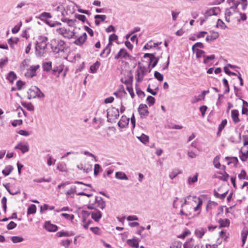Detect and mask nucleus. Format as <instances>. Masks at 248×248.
Instances as JSON below:
<instances>
[{
  "label": "nucleus",
  "instance_id": "f257e3e1",
  "mask_svg": "<svg viewBox=\"0 0 248 248\" xmlns=\"http://www.w3.org/2000/svg\"><path fill=\"white\" fill-rule=\"evenodd\" d=\"M227 2L229 4H232V6L229 8H227L225 10V20L228 22H229L230 21V17L236 11H238L239 5L241 6V8L242 10H245L248 5L247 0H227Z\"/></svg>",
  "mask_w": 248,
  "mask_h": 248
},
{
  "label": "nucleus",
  "instance_id": "f03ea898",
  "mask_svg": "<svg viewBox=\"0 0 248 248\" xmlns=\"http://www.w3.org/2000/svg\"><path fill=\"white\" fill-rule=\"evenodd\" d=\"M47 38L40 36L35 44V54L37 57H43L46 53L47 47Z\"/></svg>",
  "mask_w": 248,
  "mask_h": 248
},
{
  "label": "nucleus",
  "instance_id": "7ed1b4c3",
  "mask_svg": "<svg viewBox=\"0 0 248 248\" xmlns=\"http://www.w3.org/2000/svg\"><path fill=\"white\" fill-rule=\"evenodd\" d=\"M51 48L54 52L58 53L60 52H64L66 49L65 42L60 39H53L51 41Z\"/></svg>",
  "mask_w": 248,
  "mask_h": 248
},
{
  "label": "nucleus",
  "instance_id": "20e7f679",
  "mask_svg": "<svg viewBox=\"0 0 248 248\" xmlns=\"http://www.w3.org/2000/svg\"><path fill=\"white\" fill-rule=\"evenodd\" d=\"M106 207V202L104 201L103 199L100 197L96 196L95 201L93 203L90 202L89 204L87 205V208L89 209H96L97 208L103 210Z\"/></svg>",
  "mask_w": 248,
  "mask_h": 248
},
{
  "label": "nucleus",
  "instance_id": "39448f33",
  "mask_svg": "<svg viewBox=\"0 0 248 248\" xmlns=\"http://www.w3.org/2000/svg\"><path fill=\"white\" fill-rule=\"evenodd\" d=\"M147 72V70L146 67L141 65L140 63H139L136 71L135 79L136 82L138 83L141 82Z\"/></svg>",
  "mask_w": 248,
  "mask_h": 248
},
{
  "label": "nucleus",
  "instance_id": "423d86ee",
  "mask_svg": "<svg viewBox=\"0 0 248 248\" xmlns=\"http://www.w3.org/2000/svg\"><path fill=\"white\" fill-rule=\"evenodd\" d=\"M57 32L59 34L62 35L64 37L68 38H73L77 37L73 31L67 30L64 28H61L57 30Z\"/></svg>",
  "mask_w": 248,
  "mask_h": 248
},
{
  "label": "nucleus",
  "instance_id": "0eeeda50",
  "mask_svg": "<svg viewBox=\"0 0 248 248\" xmlns=\"http://www.w3.org/2000/svg\"><path fill=\"white\" fill-rule=\"evenodd\" d=\"M109 117H112L115 119H117L119 117V109L113 107L109 108L107 110V121L111 122V119L109 118Z\"/></svg>",
  "mask_w": 248,
  "mask_h": 248
},
{
  "label": "nucleus",
  "instance_id": "6e6552de",
  "mask_svg": "<svg viewBox=\"0 0 248 248\" xmlns=\"http://www.w3.org/2000/svg\"><path fill=\"white\" fill-rule=\"evenodd\" d=\"M149 58L150 62L149 65H151L152 68L155 67L158 63L159 59V57H155V53H145L144 55V58Z\"/></svg>",
  "mask_w": 248,
  "mask_h": 248
},
{
  "label": "nucleus",
  "instance_id": "1a4fd4ad",
  "mask_svg": "<svg viewBox=\"0 0 248 248\" xmlns=\"http://www.w3.org/2000/svg\"><path fill=\"white\" fill-rule=\"evenodd\" d=\"M138 111L141 118H146L148 116L149 111L147 106L145 104H140L139 106Z\"/></svg>",
  "mask_w": 248,
  "mask_h": 248
},
{
  "label": "nucleus",
  "instance_id": "9d476101",
  "mask_svg": "<svg viewBox=\"0 0 248 248\" xmlns=\"http://www.w3.org/2000/svg\"><path fill=\"white\" fill-rule=\"evenodd\" d=\"M39 91V88L34 86L31 88L28 92V98L31 99L36 97L37 92Z\"/></svg>",
  "mask_w": 248,
  "mask_h": 248
},
{
  "label": "nucleus",
  "instance_id": "9b49d317",
  "mask_svg": "<svg viewBox=\"0 0 248 248\" xmlns=\"http://www.w3.org/2000/svg\"><path fill=\"white\" fill-rule=\"evenodd\" d=\"M77 38L76 40L74 42V43L78 46H81L86 41L87 38V34L85 32H84L79 37H76Z\"/></svg>",
  "mask_w": 248,
  "mask_h": 248
},
{
  "label": "nucleus",
  "instance_id": "f8f14e48",
  "mask_svg": "<svg viewBox=\"0 0 248 248\" xmlns=\"http://www.w3.org/2000/svg\"><path fill=\"white\" fill-rule=\"evenodd\" d=\"M130 54L125 48H121L118 54L115 56L114 58L115 59H119L120 58L126 59L128 57H130Z\"/></svg>",
  "mask_w": 248,
  "mask_h": 248
},
{
  "label": "nucleus",
  "instance_id": "ddd939ff",
  "mask_svg": "<svg viewBox=\"0 0 248 248\" xmlns=\"http://www.w3.org/2000/svg\"><path fill=\"white\" fill-rule=\"evenodd\" d=\"M40 67L39 65H32L30 67V69L28 70L26 76H28L31 78H32L36 75V71Z\"/></svg>",
  "mask_w": 248,
  "mask_h": 248
},
{
  "label": "nucleus",
  "instance_id": "4468645a",
  "mask_svg": "<svg viewBox=\"0 0 248 248\" xmlns=\"http://www.w3.org/2000/svg\"><path fill=\"white\" fill-rule=\"evenodd\" d=\"M129 121V118H127L125 116L123 115L119 121L118 125L120 128H124L128 124Z\"/></svg>",
  "mask_w": 248,
  "mask_h": 248
},
{
  "label": "nucleus",
  "instance_id": "2eb2a0df",
  "mask_svg": "<svg viewBox=\"0 0 248 248\" xmlns=\"http://www.w3.org/2000/svg\"><path fill=\"white\" fill-rule=\"evenodd\" d=\"M239 111L237 109H232L231 111V117L234 124H237L240 121L239 118Z\"/></svg>",
  "mask_w": 248,
  "mask_h": 248
},
{
  "label": "nucleus",
  "instance_id": "dca6fc26",
  "mask_svg": "<svg viewBox=\"0 0 248 248\" xmlns=\"http://www.w3.org/2000/svg\"><path fill=\"white\" fill-rule=\"evenodd\" d=\"M219 8L218 7L211 8L206 11L204 16L208 17L211 16H216L217 15V11H219Z\"/></svg>",
  "mask_w": 248,
  "mask_h": 248
},
{
  "label": "nucleus",
  "instance_id": "f3484780",
  "mask_svg": "<svg viewBox=\"0 0 248 248\" xmlns=\"http://www.w3.org/2000/svg\"><path fill=\"white\" fill-rule=\"evenodd\" d=\"M44 228L48 232H56L58 229L56 225L52 224L49 221L46 222Z\"/></svg>",
  "mask_w": 248,
  "mask_h": 248
},
{
  "label": "nucleus",
  "instance_id": "a211bd4d",
  "mask_svg": "<svg viewBox=\"0 0 248 248\" xmlns=\"http://www.w3.org/2000/svg\"><path fill=\"white\" fill-rule=\"evenodd\" d=\"M16 149H19L22 153L24 154L29 150V147L28 144L18 143L16 147Z\"/></svg>",
  "mask_w": 248,
  "mask_h": 248
},
{
  "label": "nucleus",
  "instance_id": "6ab92c4d",
  "mask_svg": "<svg viewBox=\"0 0 248 248\" xmlns=\"http://www.w3.org/2000/svg\"><path fill=\"white\" fill-rule=\"evenodd\" d=\"M37 18L46 23V21H49L46 19L52 18V16L50 13L44 12L41 13Z\"/></svg>",
  "mask_w": 248,
  "mask_h": 248
},
{
  "label": "nucleus",
  "instance_id": "aec40b11",
  "mask_svg": "<svg viewBox=\"0 0 248 248\" xmlns=\"http://www.w3.org/2000/svg\"><path fill=\"white\" fill-rule=\"evenodd\" d=\"M95 20V24L96 26H98L101 22L104 21L106 18L107 16L104 15H96L94 16Z\"/></svg>",
  "mask_w": 248,
  "mask_h": 248
},
{
  "label": "nucleus",
  "instance_id": "412c9836",
  "mask_svg": "<svg viewBox=\"0 0 248 248\" xmlns=\"http://www.w3.org/2000/svg\"><path fill=\"white\" fill-rule=\"evenodd\" d=\"M218 36L219 34L217 32L212 31L210 35L206 36L205 40L207 42H210L217 39Z\"/></svg>",
  "mask_w": 248,
  "mask_h": 248
},
{
  "label": "nucleus",
  "instance_id": "4be33fe9",
  "mask_svg": "<svg viewBox=\"0 0 248 248\" xmlns=\"http://www.w3.org/2000/svg\"><path fill=\"white\" fill-rule=\"evenodd\" d=\"M91 216L92 219L94 221L98 222L102 217V214L100 211L97 210V212H92Z\"/></svg>",
  "mask_w": 248,
  "mask_h": 248
},
{
  "label": "nucleus",
  "instance_id": "5701e85b",
  "mask_svg": "<svg viewBox=\"0 0 248 248\" xmlns=\"http://www.w3.org/2000/svg\"><path fill=\"white\" fill-rule=\"evenodd\" d=\"M218 222L219 224V228L229 227L230 224V220L227 218L224 219H220L218 220Z\"/></svg>",
  "mask_w": 248,
  "mask_h": 248
},
{
  "label": "nucleus",
  "instance_id": "b1692460",
  "mask_svg": "<svg viewBox=\"0 0 248 248\" xmlns=\"http://www.w3.org/2000/svg\"><path fill=\"white\" fill-rule=\"evenodd\" d=\"M127 244L130 247L133 248H138L139 247V241L138 239L134 238L132 239H128L127 240Z\"/></svg>",
  "mask_w": 248,
  "mask_h": 248
},
{
  "label": "nucleus",
  "instance_id": "393cba45",
  "mask_svg": "<svg viewBox=\"0 0 248 248\" xmlns=\"http://www.w3.org/2000/svg\"><path fill=\"white\" fill-rule=\"evenodd\" d=\"M42 67L44 71L49 72L52 69V62H44L43 63Z\"/></svg>",
  "mask_w": 248,
  "mask_h": 248
},
{
  "label": "nucleus",
  "instance_id": "a878e982",
  "mask_svg": "<svg viewBox=\"0 0 248 248\" xmlns=\"http://www.w3.org/2000/svg\"><path fill=\"white\" fill-rule=\"evenodd\" d=\"M74 234L73 232H59L56 233V235L59 237L71 236Z\"/></svg>",
  "mask_w": 248,
  "mask_h": 248
},
{
  "label": "nucleus",
  "instance_id": "bb28decb",
  "mask_svg": "<svg viewBox=\"0 0 248 248\" xmlns=\"http://www.w3.org/2000/svg\"><path fill=\"white\" fill-rule=\"evenodd\" d=\"M115 177L120 180H128V177L122 171H118L115 173Z\"/></svg>",
  "mask_w": 248,
  "mask_h": 248
},
{
  "label": "nucleus",
  "instance_id": "cd10ccee",
  "mask_svg": "<svg viewBox=\"0 0 248 248\" xmlns=\"http://www.w3.org/2000/svg\"><path fill=\"white\" fill-rule=\"evenodd\" d=\"M194 240L193 238L188 239L184 244V248H193Z\"/></svg>",
  "mask_w": 248,
  "mask_h": 248
},
{
  "label": "nucleus",
  "instance_id": "c85d7f7f",
  "mask_svg": "<svg viewBox=\"0 0 248 248\" xmlns=\"http://www.w3.org/2000/svg\"><path fill=\"white\" fill-rule=\"evenodd\" d=\"M13 170V166L11 165H8L5 167V169L2 170V173L3 174L6 176L9 175Z\"/></svg>",
  "mask_w": 248,
  "mask_h": 248
},
{
  "label": "nucleus",
  "instance_id": "c756f323",
  "mask_svg": "<svg viewBox=\"0 0 248 248\" xmlns=\"http://www.w3.org/2000/svg\"><path fill=\"white\" fill-rule=\"evenodd\" d=\"M19 41V39L18 38H10L8 39V43L10 46L11 48H14V45L16 44Z\"/></svg>",
  "mask_w": 248,
  "mask_h": 248
},
{
  "label": "nucleus",
  "instance_id": "7c9ffc66",
  "mask_svg": "<svg viewBox=\"0 0 248 248\" xmlns=\"http://www.w3.org/2000/svg\"><path fill=\"white\" fill-rule=\"evenodd\" d=\"M100 66V62L96 61L90 67V70L92 73H95L99 68Z\"/></svg>",
  "mask_w": 248,
  "mask_h": 248
},
{
  "label": "nucleus",
  "instance_id": "2f4dec72",
  "mask_svg": "<svg viewBox=\"0 0 248 248\" xmlns=\"http://www.w3.org/2000/svg\"><path fill=\"white\" fill-rule=\"evenodd\" d=\"M17 78L16 75L15 73V72L13 71H11L9 73L7 79L10 82H13L14 80H15Z\"/></svg>",
  "mask_w": 248,
  "mask_h": 248
},
{
  "label": "nucleus",
  "instance_id": "473e14b6",
  "mask_svg": "<svg viewBox=\"0 0 248 248\" xmlns=\"http://www.w3.org/2000/svg\"><path fill=\"white\" fill-rule=\"evenodd\" d=\"M205 233V231L202 228H200L199 229L196 230L195 232V234L196 236L199 238H201L204 235Z\"/></svg>",
  "mask_w": 248,
  "mask_h": 248
},
{
  "label": "nucleus",
  "instance_id": "72a5a7b5",
  "mask_svg": "<svg viewBox=\"0 0 248 248\" xmlns=\"http://www.w3.org/2000/svg\"><path fill=\"white\" fill-rule=\"evenodd\" d=\"M215 59V55H211L210 56H206L205 55L204 56V58L203 59V62L204 64H208L211 61H212Z\"/></svg>",
  "mask_w": 248,
  "mask_h": 248
},
{
  "label": "nucleus",
  "instance_id": "f704fd0d",
  "mask_svg": "<svg viewBox=\"0 0 248 248\" xmlns=\"http://www.w3.org/2000/svg\"><path fill=\"white\" fill-rule=\"evenodd\" d=\"M195 52L196 53V57L197 58L199 59L202 57H203V59L204 58V56H205V52L204 51L200 49L199 48H196V51H195Z\"/></svg>",
  "mask_w": 248,
  "mask_h": 248
},
{
  "label": "nucleus",
  "instance_id": "c9c22d12",
  "mask_svg": "<svg viewBox=\"0 0 248 248\" xmlns=\"http://www.w3.org/2000/svg\"><path fill=\"white\" fill-rule=\"evenodd\" d=\"M36 212V207L34 204H31L28 208L27 214L31 215L35 214Z\"/></svg>",
  "mask_w": 248,
  "mask_h": 248
},
{
  "label": "nucleus",
  "instance_id": "e433bc0d",
  "mask_svg": "<svg viewBox=\"0 0 248 248\" xmlns=\"http://www.w3.org/2000/svg\"><path fill=\"white\" fill-rule=\"evenodd\" d=\"M140 140L144 144L149 142V137L144 134H142L140 137H138Z\"/></svg>",
  "mask_w": 248,
  "mask_h": 248
},
{
  "label": "nucleus",
  "instance_id": "4c0bfd02",
  "mask_svg": "<svg viewBox=\"0 0 248 248\" xmlns=\"http://www.w3.org/2000/svg\"><path fill=\"white\" fill-rule=\"evenodd\" d=\"M219 159H220L219 156L217 155L214 158V160H213V162L214 166L217 169H219L221 166L220 163L219 161Z\"/></svg>",
  "mask_w": 248,
  "mask_h": 248
},
{
  "label": "nucleus",
  "instance_id": "58836bf2",
  "mask_svg": "<svg viewBox=\"0 0 248 248\" xmlns=\"http://www.w3.org/2000/svg\"><path fill=\"white\" fill-rule=\"evenodd\" d=\"M181 173V171L178 170H172L169 174L170 178L172 180L175 178L179 174Z\"/></svg>",
  "mask_w": 248,
  "mask_h": 248
},
{
  "label": "nucleus",
  "instance_id": "ea45409f",
  "mask_svg": "<svg viewBox=\"0 0 248 248\" xmlns=\"http://www.w3.org/2000/svg\"><path fill=\"white\" fill-rule=\"evenodd\" d=\"M203 47L204 46L202 43L197 42L194 45H193L192 47V50L193 52H195V51H196V48H203Z\"/></svg>",
  "mask_w": 248,
  "mask_h": 248
},
{
  "label": "nucleus",
  "instance_id": "a19ab883",
  "mask_svg": "<svg viewBox=\"0 0 248 248\" xmlns=\"http://www.w3.org/2000/svg\"><path fill=\"white\" fill-rule=\"evenodd\" d=\"M216 178L223 181H227L229 177V175L225 171H223V174L221 176H216Z\"/></svg>",
  "mask_w": 248,
  "mask_h": 248
},
{
  "label": "nucleus",
  "instance_id": "79ce46f5",
  "mask_svg": "<svg viewBox=\"0 0 248 248\" xmlns=\"http://www.w3.org/2000/svg\"><path fill=\"white\" fill-rule=\"evenodd\" d=\"M110 48L105 47L100 54L101 57H106L110 52Z\"/></svg>",
  "mask_w": 248,
  "mask_h": 248
},
{
  "label": "nucleus",
  "instance_id": "37998d69",
  "mask_svg": "<svg viewBox=\"0 0 248 248\" xmlns=\"http://www.w3.org/2000/svg\"><path fill=\"white\" fill-rule=\"evenodd\" d=\"M3 186L11 195H15L20 193V191L19 190L16 191V192H12L9 189V184H3Z\"/></svg>",
  "mask_w": 248,
  "mask_h": 248
},
{
  "label": "nucleus",
  "instance_id": "c03bdc74",
  "mask_svg": "<svg viewBox=\"0 0 248 248\" xmlns=\"http://www.w3.org/2000/svg\"><path fill=\"white\" fill-rule=\"evenodd\" d=\"M198 173H196L193 177H189L188 178V183L189 184H191L192 183H194L198 181Z\"/></svg>",
  "mask_w": 248,
  "mask_h": 248
},
{
  "label": "nucleus",
  "instance_id": "a18cd8bd",
  "mask_svg": "<svg viewBox=\"0 0 248 248\" xmlns=\"http://www.w3.org/2000/svg\"><path fill=\"white\" fill-rule=\"evenodd\" d=\"M227 194V192H224V193L220 194L218 193L217 192L214 191V196L216 198H219L221 200H223L225 198Z\"/></svg>",
  "mask_w": 248,
  "mask_h": 248
},
{
  "label": "nucleus",
  "instance_id": "49530a36",
  "mask_svg": "<svg viewBox=\"0 0 248 248\" xmlns=\"http://www.w3.org/2000/svg\"><path fill=\"white\" fill-rule=\"evenodd\" d=\"M11 240L14 243H16L22 242L24 240V238L20 236H13L11 237Z\"/></svg>",
  "mask_w": 248,
  "mask_h": 248
},
{
  "label": "nucleus",
  "instance_id": "de8ad7c7",
  "mask_svg": "<svg viewBox=\"0 0 248 248\" xmlns=\"http://www.w3.org/2000/svg\"><path fill=\"white\" fill-rule=\"evenodd\" d=\"M90 230L93 232L97 235H100L102 233L101 229L97 227H91Z\"/></svg>",
  "mask_w": 248,
  "mask_h": 248
},
{
  "label": "nucleus",
  "instance_id": "09e8293b",
  "mask_svg": "<svg viewBox=\"0 0 248 248\" xmlns=\"http://www.w3.org/2000/svg\"><path fill=\"white\" fill-rule=\"evenodd\" d=\"M52 179L50 177L47 178L46 179L45 178H40V179H35L33 180L35 182L37 183H42V182H50Z\"/></svg>",
  "mask_w": 248,
  "mask_h": 248
},
{
  "label": "nucleus",
  "instance_id": "8fccbe9b",
  "mask_svg": "<svg viewBox=\"0 0 248 248\" xmlns=\"http://www.w3.org/2000/svg\"><path fill=\"white\" fill-rule=\"evenodd\" d=\"M147 103L150 107L153 105L155 103V98L152 96H148L146 99Z\"/></svg>",
  "mask_w": 248,
  "mask_h": 248
},
{
  "label": "nucleus",
  "instance_id": "3c124183",
  "mask_svg": "<svg viewBox=\"0 0 248 248\" xmlns=\"http://www.w3.org/2000/svg\"><path fill=\"white\" fill-rule=\"evenodd\" d=\"M154 76L155 78L160 81H162L163 80V75L157 71L155 72Z\"/></svg>",
  "mask_w": 248,
  "mask_h": 248
},
{
  "label": "nucleus",
  "instance_id": "603ef678",
  "mask_svg": "<svg viewBox=\"0 0 248 248\" xmlns=\"http://www.w3.org/2000/svg\"><path fill=\"white\" fill-rule=\"evenodd\" d=\"M23 106H24L28 110L32 111L34 110V106L31 104V103H22V104Z\"/></svg>",
  "mask_w": 248,
  "mask_h": 248
},
{
  "label": "nucleus",
  "instance_id": "864d4df0",
  "mask_svg": "<svg viewBox=\"0 0 248 248\" xmlns=\"http://www.w3.org/2000/svg\"><path fill=\"white\" fill-rule=\"evenodd\" d=\"M92 212H89L85 210L82 211V214L83 216V222H85L86 221V217L91 215Z\"/></svg>",
  "mask_w": 248,
  "mask_h": 248
},
{
  "label": "nucleus",
  "instance_id": "5fc2aeb1",
  "mask_svg": "<svg viewBox=\"0 0 248 248\" xmlns=\"http://www.w3.org/2000/svg\"><path fill=\"white\" fill-rule=\"evenodd\" d=\"M227 124V120L226 119L223 120L218 126V129H219V131H222V130L225 127V126Z\"/></svg>",
  "mask_w": 248,
  "mask_h": 248
},
{
  "label": "nucleus",
  "instance_id": "6e6d98bb",
  "mask_svg": "<svg viewBox=\"0 0 248 248\" xmlns=\"http://www.w3.org/2000/svg\"><path fill=\"white\" fill-rule=\"evenodd\" d=\"M153 47H156L154 45V43H152L151 41L147 43L143 47L144 49H149Z\"/></svg>",
  "mask_w": 248,
  "mask_h": 248
},
{
  "label": "nucleus",
  "instance_id": "4d7b16f0",
  "mask_svg": "<svg viewBox=\"0 0 248 248\" xmlns=\"http://www.w3.org/2000/svg\"><path fill=\"white\" fill-rule=\"evenodd\" d=\"M217 28H220L221 29H225L227 28V26L225 25L224 23L220 19H218L217 24Z\"/></svg>",
  "mask_w": 248,
  "mask_h": 248
},
{
  "label": "nucleus",
  "instance_id": "13d9d810",
  "mask_svg": "<svg viewBox=\"0 0 248 248\" xmlns=\"http://www.w3.org/2000/svg\"><path fill=\"white\" fill-rule=\"evenodd\" d=\"M56 159H54L52 156L49 155L48 158L47 160V164L48 166H51L52 165H54L56 162Z\"/></svg>",
  "mask_w": 248,
  "mask_h": 248
},
{
  "label": "nucleus",
  "instance_id": "bf43d9fd",
  "mask_svg": "<svg viewBox=\"0 0 248 248\" xmlns=\"http://www.w3.org/2000/svg\"><path fill=\"white\" fill-rule=\"evenodd\" d=\"M101 169V167L100 165L98 164H96L94 165V174L96 176L98 174L100 170Z\"/></svg>",
  "mask_w": 248,
  "mask_h": 248
},
{
  "label": "nucleus",
  "instance_id": "052dcab7",
  "mask_svg": "<svg viewBox=\"0 0 248 248\" xmlns=\"http://www.w3.org/2000/svg\"><path fill=\"white\" fill-rule=\"evenodd\" d=\"M219 236L223 239L224 241H226L228 238V235L226 233V232L224 230H222L219 232Z\"/></svg>",
  "mask_w": 248,
  "mask_h": 248
},
{
  "label": "nucleus",
  "instance_id": "680f3d73",
  "mask_svg": "<svg viewBox=\"0 0 248 248\" xmlns=\"http://www.w3.org/2000/svg\"><path fill=\"white\" fill-rule=\"evenodd\" d=\"M71 243V240L69 239H66L65 240H62L61 242V245L64 247L65 248H68Z\"/></svg>",
  "mask_w": 248,
  "mask_h": 248
},
{
  "label": "nucleus",
  "instance_id": "e2e57ef3",
  "mask_svg": "<svg viewBox=\"0 0 248 248\" xmlns=\"http://www.w3.org/2000/svg\"><path fill=\"white\" fill-rule=\"evenodd\" d=\"M75 17L83 22H84L86 21V16L83 15L76 14Z\"/></svg>",
  "mask_w": 248,
  "mask_h": 248
},
{
  "label": "nucleus",
  "instance_id": "0e129e2a",
  "mask_svg": "<svg viewBox=\"0 0 248 248\" xmlns=\"http://www.w3.org/2000/svg\"><path fill=\"white\" fill-rule=\"evenodd\" d=\"M52 70L53 74H55L56 73H58L60 74L62 71V68L61 66L54 67Z\"/></svg>",
  "mask_w": 248,
  "mask_h": 248
},
{
  "label": "nucleus",
  "instance_id": "69168bd1",
  "mask_svg": "<svg viewBox=\"0 0 248 248\" xmlns=\"http://www.w3.org/2000/svg\"><path fill=\"white\" fill-rule=\"evenodd\" d=\"M76 193V186H72L71 187L69 190H68L66 192L67 195H70L72 194H74Z\"/></svg>",
  "mask_w": 248,
  "mask_h": 248
},
{
  "label": "nucleus",
  "instance_id": "338daca9",
  "mask_svg": "<svg viewBox=\"0 0 248 248\" xmlns=\"http://www.w3.org/2000/svg\"><path fill=\"white\" fill-rule=\"evenodd\" d=\"M62 216L64 217L66 219L72 220L74 218V216L72 214L70 215L67 213H62Z\"/></svg>",
  "mask_w": 248,
  "mask_h": 248
},
{
  "label": "nucleus",
  "instance_id": "774afa93",
  "mask_svg": "<svg viewBox=\"0 0 248 248\" xmlns=\"http://www.w3.org/2000/svg\"><path fill=\"white\" fill-rule=\"evenodd\" d=\"M22 123H23V121L22 120H16L13 121L12 122V125L14 127H16L17 125H21L22 124Z\"/></svg>",
  "mask_w": 248,
  "mask_h": 248
}]
</instances>
